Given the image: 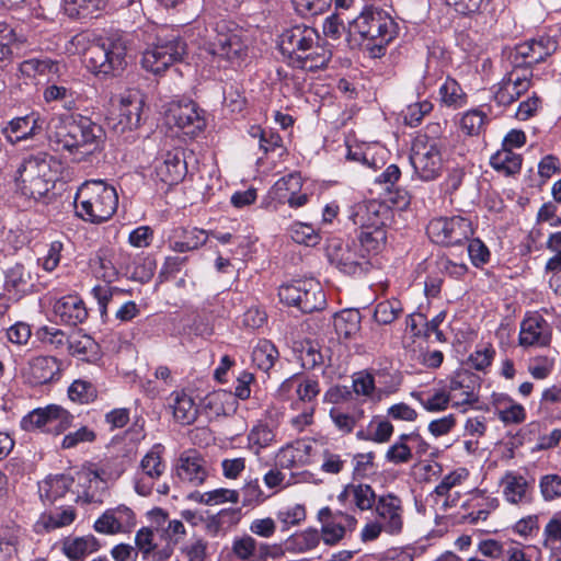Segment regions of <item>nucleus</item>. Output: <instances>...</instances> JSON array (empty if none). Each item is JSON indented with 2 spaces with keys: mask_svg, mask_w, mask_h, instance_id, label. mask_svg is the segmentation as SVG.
I'll use <instances>...</instances> for the list:
<instances>
[{
  "mask_svg": "<svg viewBox=\"0 0 561 561\" xmlns=\"http://www.w3.org/2000/svg\"><path fill=\"white\" fill-rule=\"evenodd\" d=\"M187 45L178 31L146 23L134 33L113 32L85 51L89 69L96 75H121L129 54L141 50L144 69L154 75L164 72L186 54Z\"/></svg>",
  "mask_w": 561,
  "mask_h": 561,
  "instance_id": "1",
  "label": "nucleus"
},
{
  "mask_svg": "<svg viewBox=\"0 0 561 561\" xmlns=\"http://www.w3.org/2000/svg\"><path fill=\"white\" fill-rule=\"evenodd\" d=\"M47 135L57 150H67L72 154L92 153L101 147L105 137L101 125L81 114H61L53 118Z\"/></svg>",
  "mask_w": 561,
  "mask_h": 561,
  "instance_id": "2",
  "label": "nucleus"
},
{
  "mask_svg": "<svg viewBox=\"0 0 561 561\" xmlns=\"http://www.w3.org/2000/svg\"><path fill=\"white\" fill-rule=\"evenodd\" d=\"M319 42L314 27L296 24L283 31L278 46L290 67L316 70L327 67L332 56Z\"/></svg>",
  "mask_w": 561,
  "mask_h": 561,
  "instance_id": "3",
  "label": "nucleus"
},
{
  "mask_svg": "<svg viewBox=\"0 0 561 561\" xmlns=\"http://www.w3.org/2000/svg\"><path fill=\"white\" fill-rule=\"evenodd\" d=\"M351 32L366 41V49L374 58L386 54L387 46L398 35V24L383 10L365 7L351 23Z\"/></svg>",
  "mask_w": 561,
  "mask_h": 561,
  "instance_id": "4",
  "label": "nucleus"
},
{
  "mask_svg": "<svg viewBox=\"0 0 561 561\" xmlns=\"http://www.w3.org/2000/svg\"><path fill=\"white\" fill-rule=\"evenodd\" d=\"M117 206L118 195L115 187L101 180L83 183L75 197L77 216L91 224L107 221Z\"/></svg>",
  "mask_w": 561,
  "mask_h": 561,
  "instance_id": "5",
  "label": "nucleus"
},
{
  "mask_svg": "<svg viewBox=\"0 0 561 561\" xmlns=\"http://www.w3.org/2000/svg\"><path fill=\"white\" fill-rule=\"evenodd\" d=\"M205 50L219 66H240L248 56V45L237 24L220 20L215 23L214 34L205 43Z\"/></svg>",
  "mask_w": 561,
  "mask_h": 561,
  "instance_id": "6",
  "label": "nucleus"
},
{
  "mask_svg": "<svg viewBox=\"0 0 561 561\" xmlns=\"http://www.w3.org/2000/svg\"><path fill=\"white\" fill-rule=\"evenodd\" d=\"M21 193L35 201L47 197L55 179L47 157H31L19 168Z\"/></svg>",
  "mask_w": 561,
  "mask_h": 561,
  "instance_id": "7",
  "label": "nucleus"
},
{
  "mask_svg": "<svg viewBox=\"0 0 561 561\" xmlns=\"http://www.w3.org/2000/svg\"><path fill=\"white\" fill-rule=\"evenodd\" d=\"M325 255L329 262L345 275L362 276L373 268L370 259L360 251L355 240L350 243L337 238L329 239Z\"/></svg>",
  "mask_w": 561,
  "mask_h": 561,
  "instance_id": "8",
  "label": "nucleus"
},
{
  "mask_svg": "<svg viewBox=\"0 0 561 561\" xmlns=\"http://www.w3.org/2000/svg\"><path fill=\"white\" fill-rule=\"evenodd\" d=\"M75 416L58 404L36 408L24 415L20 426L25 432L42 431L59 435L71 427Z\"/></svg>",
  "mask_w": 561,
  "mask_h": 561,
  "instance_id": "9",
  "label": "nucleus"
},
{
  "mask_svg": "<svg viewBox=\"0 0 561 561\" xmlns=\"http://www.w3.org/2000/svg\"><path fill=\"white\" fill-rule=\"evenodd\" d=\"M426 230L433 242L445 247L462 244L473 234L471 221L461 216L434 218Z\"/></svg>",
  "mask_w": 561,
  "mask_h": 561,
  "instance_id": "10",
  "label": "nucleus"
},
{
  "mask_svg": "<svg viewBox=\"0 0 561 561\" xmlns=\"http://www.w3.org/2000/svg\"><path fill=\"white\" fill-rule=\"evenodd\" d=\"M558 49V42L549 35H541L517 44L510 54L512 64L527 67L545 61Z\"/></svg>",
  "mask_w": 561,
  "mask_h": 561,
  "instance_id": "11",
  "label": "nucleus"
},
{
  "mask_svg": "<svg viewBox=\"0 0 561 561\" xmlns=\"http://www.w3.org/2000/svg\"><path fill=\"white\" fill-rule=\"evenodd\" d=\"M552 340V327L537 311L528 312L520 322L519 345L524 347H547Z\"/></svg>",
  "mask_w": 561,
  "mask_h": 561,
  "instance_id": "12",
  "label": "nucleus"
},
{
  "mask_svg": "<svg viewBox=\"0 0 561 561\" xmlns=\"http://www.w3.org/2000/svg\"><path fill=\"white\" fill-rule=\"evenodd\" d=\"M410 161L420 180L425 182L435 180L440 175L443 167L439 144L432 140L424 145L422 150L413 149Z\"/></svg>",
  "mask_w": 561,
  "mask_h": 561,
  "instance_id": "13",
  "label": "nucleus"
},
{
  "mask_svg": "<svg viewBox=\"0 0 561 561\" xmlns=\"http://www.w3.org/2000/svg\"><path fill=\"white\" fill-rule=\"evenodd\" d=\"M169 118L174 125L190 138L198 136L206 126L197 104L193 101L179 102L170 108Z\"/></svg>",
  "mask_w": 561,
  "mask_h": 561,
  "instance_id": "14",
  "label": "nucleus"
},
{
  "mask_svg": "<svg viewBox=\"0 0 561 561\" xmlns=\"http://www.w3.org/2000/svg\"><path fill=\"white\" fill-rule=\"evenodd\" d=\"M390 215L391 210L385 204L368 201L355 205L351 210L350 219L360 230L383 229Z\"/></svg>",
  "mask_w": 561,
  "mask_h": 561,
  "instance_id": "15",
  "label": "nucleus"
},
{
  "mask_svg": "<svg viewBox=\"0 0 561 561\" xmlns=\"http://www.w3.org/2000/svg\"><path fill=\"white\" fill-rule=\"evenodd\" d=\"M46 127V119L38 112H31L30 114L11 119L5 127L2 128V134L12 145L22 140L33 139L44 131Z\"/></svg>",
  "mask_w": 561,
  "mask_h": 561,
  "instance_id": "16",
  "label": "nucleus"
},
{
  "mask_svg": "<svg viewBox=\"0 0 561 561\" xmlns=\"http://www.w3.org/2000/svg\"><path fill=\"white\" fill-rule=\"evenodd\" d=\"M187 173L185 151L176 147L168 150L161 162L156 165L157 178L167 185H176L182 182Z\"/></svg>",
  "mask_w": 561,
  "mask_h": 561,
  "instance_id": "17",
  "label": "nucleus"
},
{
  "mask_svg": "<svg viewBox=\"0 0 561 561\" xmlns=\"http://www.w3.org/2000/svg\"><path fill=\"white\" fill-rule=\"evenodd\" d=\"M481 378L468 369H461L450 379L449 390L457 399L456 405L473 404L479 401Z\"/></svg>",
  "mask_w": 561,
  "mask_h": 561,
  "instance_id": "18",
  "label": "nucleus"
},
{
  "mask_svg": "<svg viewBox=\"0 0 561 561\" xmlns=\"http://www.w3.org/2000/svg\"><path fill=\"white\" fill-rule=\"evenodd\" d=\"M504 499L511 504H530L534 501V484L524 476L506 472L501 480Z\"/></svg>",
  "mask_w": 561,
  "mask_h": 561,
  "instance_id": "19",
  "label": "nucleus"
},
{
  "mask_svg": "<svg viewBox=\"0 0 561 561\" xmlns=\"http://www.w3.org/2000/svg\"><path fill=\"white\" fill-rule=\"evenodd\" d=\"M59 371L60 365L56 357L37 356L28 362L24 376L27 383L37 387L53 381Z\"/></svg>",
  "mask_w": 561,
  "mask_h": 561,
  "instance_id": "20",
  "label": "nucleus"
},
{
  "mask_svg": "<svg viewBox=\"0 0 561 561\" xmlns=\"http://www.w3.org/2000/svg\"><path fill=\"white\" fill-rule=\"evenodd\" d=\"M3 288L15 298H21L31 293L33 288L32 273L22 263L15 262L3 270Z\"/></svg>",
  "mask_w": 561,
  "mask_h": 561,
  "instance_id": "21",
  "label": "nucleus"
},
{
  "mask_svg": "<svg viewBox=\"0 0 561 561\" xmlns=\"http://www.w3.org/2000/svg\"><path fill=\"white\" fill-rule=\"evenodd\" d=\"M176 476L183 482L192 485H201L208 477L206 460L196 451L193 454H182L176 467Z\"/></svg>",
  "mask_w": 561,
  "mask_h": 561,
  "instance_id": "22",
  "label": "nucleus"
},
{
  "mask_svg": "<svg viewBox=\"0 0 561 561\" xmlns=\"http://www.w3.org/2000/svg\"><path fill=\"white\" fill-rule=\"evenodd\" d=\"M232 554L240 561H267L271 545L259 542L251 535L234 537L231 546Z\"/></svg>",
  "mask_w": 561,
  "mask_h": 561,
  "instance_id": "23",
  "label": "nucleus"
},
{
  "mask_svg": "<svg viewBox=\"0 0 561 561\" xmlns=\"http://www.w3.org/2000/svg\"><path fill=\"white\" fill-rule=\"evenodd\" d=\"M375 510L377 515L385 520V528L389 534H398L402 529L401 500L392 494H386L378 497Z\"/></svg>",
  "mask_w": 561,
  "mask_h": 561,
  "instance_id": "24",
  "label": "nucleus"
},
{
  "mask_svg": "<svg viewBox=\"0 0 561 561\" xmlns=\"http://www.w3.org/2000/svg\"><path fill=\"white\" fill-rule=\"evenodd\" d=\"M55 316L67 325H78L88 318V309L83 300L75 295L64 296L54 305Z\"/></svg>",
  "mask_w": 561,
  "mask_h": 561,
  "instance_id": "25",
  "label": "nucleus"
},
{
  "mask_svg": "<svg viewBox=\"0 0 561 561\" xmlns=\"http://www.w3.org/2000/svg\"><path fill=\"white\" fill-rule=\"evenodd\" d=\"M142 101L140 99L130 96L121 100L119 112L117 122L114 123L113 128L118 133L125 130H133L140 126L141 122Z\"/></svg>",
  "mask_w": 561,
  "mask_h": 561,
  "instance_id": "26",
  "label": "nucleus"
},
{
  "mask_svg": "<svg viewBox=\"0 0 561 561\" xmlns=\"http://www.w3.org/2000/svg\"><path fill=\"white\" fill-rule=\"evenodd\" d=\"M512 71L507 72L494 91V101L499 105L507 106L518 99L517 82L522 79V70L526 67L513 64Z\"/></svg>",
  "mask_w": 561,
  "mask_h": 561,
  "instance_id": "27",
  "label": "nucleus"
},
{
  "mask_svg": "<svg viewBox=\"0 0 561 561\" xmlns=\"http://www.w3.org/2000/svg\"><path fill=\"white\" fill-rule=\"evenodd\" d=\"M318 520L321 523V538L328 546L339 543L346 534V526L334 520L333 511L325 506L318 512Z\"/></svg>",
  "mask_w": 561,
  "mask_h": 561,
  "instance_id": "28",
  "label": "nucleus"
},
{
  "mask_svg": "<svg viewBox=\"0 0 561 561\" xmlns=\"http://www.w3.org/2000/svg\"><path fill=\"white\" fill-rule=\"evenodd\" d=\"M362 314L358 309H345L334 316V330L339 339H354L360 331Z\"/></svg>",
  "mask_w": 561,
  "mask_h": 561,
  "instance_id": "29",
  "label": "nucleus"
},
{
  "mask_svg": "<svg viewBox=\"0 0 561 561\" xmlns=\"http://www.w3.org/2000/svg\"><path fill=\"white\" fill-rule=\"evenodd\" d=\"M305 285L298 309L304 313L322 310L327 305V300L320 284L313 279H307Z\"/></svg>",
  "mask_w": 561,
  "mask_h": 561,
  "instance_id": "30",
  "label": "nucleus"
},
{
  "mask_svg": "<svg viewBox=\"0 0 561 561\" xmlns=\"http://www.w3.org/2000/svg\"><path fill=\"white\" fill-rule=\"evenodd\" d=\"M320 540V531L317 528L309 527L289 536L284 542V549L293 553H305L317 548Z\"/></svg>",
  "mask_w": 561,
  "mask_h": 561,
  "instance_id": "31",
  "label": "nucleus"
},
{
  "mask_svg": "<svg viewBox=\"0 0 561 561\" xmlns=\"http://www.w3.org/2000/svg\"><path fill=\"white\" fill-rule=\"evenodd\" d=\"M75 479L67 474H57L48 477L39 484V495L42 501L54 503L64 497L73 484Z\"/></svg>",
  "mask_w": 561,
  "mask_h": 561,
  "instance_id": "32",
  "label": "nucleus"
},
{
  "mask_svg": "<svg viewBox=\"0 0 561 561\" xmlns=\"http://www.w3.org/2000/svg\"><path fill=\"white\" fill-rule=\"evenodd\" d=\"M99 549V540L92 535L67 539L62 545V551L70 561H83L88 554Z\"/></svg>",
  "mask_w": 561,
  "mask_h": 561,
  "instance_id": "33",
  "label": "nucleus"
},
{
  "mask_svg": "<svg viewBox=\"0 0 561 561\" xmlns=\"http://www.w3.org/2000/svg\"><path fill=\"white\" fill-rule=\"evenodd\" d=\"M68 351L70 355L88 363H93L100 358L99 344L85 334L70 336L68 340Z\"/></svg>",
  "mask_w": 561,
  "mask_h": 561,
  "instance_id": "34",
  "label": "nucleus"
},
{
  "mask_svg": "<svg viewBox=\"0 0 561 561\" xmlns=\"http://www.w3.org/2000/svg\"><path fill=\"white\" fill-rule=\"evenodd\" d=\"M25 41V36L16 33L11 25L0 23V72L4 71L12 61V46L16 43L23 44Z\"/></svg>",
  "mask_w": 561,
  "mask_h": 561,
  "instance_id": "35",
  "label": "nucleus"
},
{
  "mask_svg": "<svg viewBox=\"0 0 561 561\" xmlns=\"http://www.w3.org/2000/svg\"><path fill=\"white\" fill-rule=\"evenodd\" d=\"M171 396L173 398L171 408L174 419L182 425L193 424L198 414L194 400L185 392H173Z\"/></svg>",
  "mask_w": 561,
  "mask_h": 561,
  "instance_id": "36",
  "label": "nucleus"
},
{
  "mask_svg": "<svg viewBox=\"0 0 561 561\" xmlns=\"http://www.w3.org/2000/svg\"><path fill=\"white\" fill-rule=\"evenodd\" d=\"M523 158L510 148L497 150L490 158L491 167L506 176L515 175L520 171Z\"/></svg>",
  "mask_w": 561,
  "mask_h": 561,
  "instance_id": "37",
  "label": "nucleus"
},
{
  "mask_svg": "<svg viewBox=\"0 0 561 561\" xmlns=\"http://www.w3.org/2000/svg\"><path fill=\"white\" fill-rule=\"evenodd\" d=\"M387 231L383 229L360 230L357 236V245L370 259L378 254L386 245Z\"/></svg>",
  "mask_w": 561,
  "mask_h": 561,
  "instance_id": "38",
  "label": "nucleus"
},
{
  "mask_svg": "<svg viewBox=\"0 0 561 561\" xmlns=\"http://www.w3.org/2000/svg\"><path fill=\"white\" fill-rule=\"evenodd\" d=\"M164 446L154 444L151 449L142 457L140 461V469L142 473L151 479H159L165 471V462L162 460Z\"/></svg>",
  "mask_w": 561,
  "mask_h": 561,
  "instance_id": "39",
  "label": "nucleus"
},
{
  "mask_svg": "<svg viewBox=\"0 0 561 561\" xmlns=\"http://www.w3.org/2000/svg\"><path fill=\"white\" fill-rule=\"evenodd\" d=\"M208 233L203 229H184L182 240H174L169 243V248L176 253H185L197 250L207 241Z\"/></svg>",
  "mask_w": 561,
  "mask_h": 561,
  "instance_id": "40",
  "label": "nucleus"
},
{
  "mask_svg": "<svg viewBox=\"0 0 561 561\" xmlns=\"http://www.w3.org/2000/svg\"><path fill=\"white\" fill-rule=\"evenodd\" d=\"M279 353L268 340H260L252 351V363L261 370L267 373L277 360Z\"/></svg>",
  "mask_w": 561,
  "mask_h": 561,
  "instance_id": "41",
  "label": "nucleus"
},
{
  "mask_svg": "<svg viewBox=\"0 0 561 561\" xmlns=\"http://www.w3.org/2000/svg\"><path fill=\"white\" fill-rule=\"evenodd\" d=\"M64 10L71 19L92 18L100 10H104V0H64Z\"/></svg>",
  "mask_w": 561,
  "mask_h": 561,
  "instance_id": "42",
  "label": "nucleus"
},
{
  "mask_svg": "<svg viewBox=\"0 0 561 561\" xmlns=\"http://www.w3.org/2000/svg\"><path fill=\"white\" fill-rule=\"evenodd\" d=\"M19 70L26 78H35L36 76L57 72L58 62L49 58H30L20 64Z\"/></svg>",
  "mask_w": 561,
  "mask_h": 561,
  "instance_id": "43",
  "label": "nucleus"
},
{
  "mask_svg": "<svg viewBox=\"0 0 561 561\" xmlns=\"http://www.w3.org/2000/svg\"><path fill=\"white\" fill-rule=\"evenodd\" d=\"M43 98L46 103L61 102L67 111L76 108L75 92L66 85L48 84L43 91Z\"/></svg>",
  "mask_w": 561,
  "mask_h": 561,
  "instance_id": "44",
  "label": "nucleus"
},
{
  "mask_svg": "<svg viewBox=\"0 0 561 561\" xmlns=\"http://www.w3.org/2000/svg\"><path fill=\"white\" fill-rule=\"evenodd\" d=\"M156 268V260L152 256L147 255L135 261L131 268L127 267L126 274L129 279L140 284H146L153 277Z\"/></svg>",
  "mask_w": 561,
  "mask_h": 561,
  "instance_id": "45",
  "label": "nucleus"
},
{
  "mask_svg": "<svg viewBox=\"0 0 561 561\" xmlns=\"http://www.w3.org/2000/svg\"><path fill=\"white\" fill-rule=\"evenodd\" d=\"M131 291L129 289H123L115 286H101L98 285L93 287L92 295L96 299L99 305V310L102 320L105 322L107 320V307L110 302L114 299L115 296L130 295Z\"/></svg>",
  "mask_w": 561,
  "mask_h": 561,
  "instance_id": "46",
  "label": "nucleus"
},
{
  "mask_svg": "<svg viewBox=\"0 0 561 561\" xmlns=\"http://www.w3.org/2000/svg\"><path fill=\"white\" fill-rule=\"evenodd\" d=\"M439 95L442 102L447 106L459 107L466 101V94L459 83L453 78H447L440 85Z\"/></svg>",
  "mask_w": 561,
  "mask_h": 561,
  "instance_id": "47",
  "label": "nucleus"
},
{
  "mask_svg": "<svg viewBox=\"0 0 561 561\" xmlns=\"http://www.w3.org/2000/svg\"><path fill=\"white\" fill-rule=\"evenodd\" d=\"M542 545L561 552V511L554 513L545 526Z\"/></svg>",
  "mask_w": 561,
  "mask_h": 561,
  "instance_id": "48",
  "label": "nucleus"
},
{
  "mask_svg": "<svg viewBox=\"0 0 561 561\" xmlns=\"http://www.w3.org/2000/svg\"><path fill=\"white\" fill-rule=\"evenodd\" d=\"M402 312L401 302L398 299L383 300L376 305L374 319L379 324L392 323Z\"/></svg>",
  "mask_w": 561,
  "mask_h": 561,
  "instance_id": "49",
  "label": "nucleus"
},
{
  "mask_svg": "<svg viewBox=\"0 0 561 561\" xmlns=\"http://www.w3.org/2000/svg\"><path fill=\"white\" fill-rule=\"evenodd\" d=\"M489 118L480 110H471L463 114L460 121V127L469 136H477L484 130Z\"/></svg>",
  "mask_w": 561,
  "mask_h": 561,
  "instance_id": "50",
  "label": "nucleus"
},
{
  "mask_svg": "<svg viewBox=\"0 0 561 561\" xmlns=\"http://www.w3.org/2000/svg\"><path fill=\"white\" fill-rule=\"evenodd\" d=\"M69 398L80 403H90L98 398L96 387L87 380H75L68 389Z\"/></svg>",
  "mask_w": 561,
  "mask_h": 561,
  "instance_id": "51",
  "label": "nucleus"
},
{
  "mask_svg": "<svg viewBox=\"0 0 561 561\" xmlns=\"http://www.w3.org/2000/svg\"><path fill=\"white\" fill-rule=\"evenodd\" d=\"M240 520L239 508H224L215 515L207 518V529L217 534L225 526L234 525Z\"/></svg>",
  "mask_w": 561,
  "mask_h": 561,
  "instance_id": "52",
  "label": "nucleus"
},
{
  "mask_svg": "<svg viewBox=\"0 0 561 561\" xmlns=\"http://www.w3.org/2000/svg\"><path fill=\"white\" fill-rule=\"evenodd\" d=\"M351 490H353L354 505L358 510L367 511L375 506L378 499L374 489L369 484H351Z\"/></svg>",
  "mask_w": 561,
  "mask_h": 561,
  "instance_id": "53",
  "label": "nucleus"
},
{
  "mask_svg": "<svg viewBox=\"0 0 561 561\" xmlns=\"http://www.w3.org/2000/svg\"><path fill=\"white\" fill-rule=\"evenodd\" d=\"M539 490L546 502L561 497V476L557 473L543 474L539 479Z\"/></svg>",
  "mask_w": 561,
  "mask_h": 561,
  "instance_id": "54",
  "label": "nucleus"
},
{
  "mask_svg": "<svg viewBox=\"0 0 561 561\" xmlns=\"http://www.w3.org/2000/svg\"><path fill=\"white\" fill-rule=\"evenodd\" d=\"M290 238L300 244L313 247L318 244L320 237L316 230L307 224L296 222L289 228Z\"/></svg>",
  "mask_w": 561,
  "mask_h": 561,
  "instance_id": "55",
  "label": "nucleus"
},
{
  "mask_svg": "<svg viewBox=\"0 0 561 561\" xmlns=\"http://www.w3.org/2000/svg\"><path fill=\"white\" fill-rule=\"evenodd\" d=\"M76 518V511L73 508H66L58 513L43 514L41 523L46 530H54L67 525H70Z\"/></svg>",
  "mask_w": 561,
  "mask_h": 561,
  "instance_id": "56",
  "label": "nucleus"
},
{
  "mask_svg": "<svg viewBox=\"0 0 561 561\" xmlns=\"http://www.w3.org/2000/svg\"><path fill=\"white\" fill-rule=\"evenodd\" d=\"M301 365L306 369H313L323 364V355L317 343L306 341L301 344L300 356Z\"/></svg>",
  "mask_w": 561,
  "mask_h": 561,
  "instance_id": "57",
  "label": "nucleus"
},
{
  "mask_svg": "<svg viewBox=\"0 0 561 561\" xmlns=\"http://www.w3.org/2000/svg\"><path fill=\"white\" fill-rule=\"evenodd\" d=\"M297 13L304 18L324 13L332 0H293Z\"/></svg>",
  "mask_w": 561,
  "mask_h": 561,
  "instance_id": "58",
  "label": "nucleus"
},
{
  "mask_svg": "<svg viewBox=\"0 0 561 561\" xmlns=\"http://www.w3.org/2000/svg\"><path fill=\"white\" fill-rule=\"evenodd\" d=\"M277 519L283 524L282 530H288L306 519V510L304 505L296 504L277 513Z\"/></svg>",
  "mask_w": 561,
  "mask_h": 561,
  "instance_id": "59",
  "label": "nucleus"
},
{
  "mask_svg": "<svg viewBox=\"0 0 561 561\" xmlns=\"http://www.w3.org/2000/svg\"><path fill=\"white\" fill-rule=\"evenodd\" d=\"M188 262V256L170 255L164 259V262L160 268L158 278L160 283L169 280L174 277L175 274L180 273L184 265Z\"/></svg>",
  "mask_w": 561,
  "mask_h": 561,
  "instance_id": "60",
  "label": "nucleus"
},
{
  "mask_svg": "<svg viewBox=\"0 0 561 561\" xmlns=\"http://www.w3.org/2000/svg\"><path fill=\"white\" fill-rule=\"evenodd\" d=\"M448 7H451L458 14L471 16L480 13L485 8L489 0H445Z\"/></svg>",
  "mask_w": 561,
  "mask_h": 561,
  "instance_id": "61",
  "label": "nucleus"
},
{
  "mask_svg": "<svg viewBox=\"0 0 561 561\" xmlns=\"http://www.w3.org/2000/svg\"><path fill=\"white\" fill-rule=\"evenodd\" d=\"M96 438V434L88 426H81L76 432H71L62 438L61 447L70 449L78 446L80 443H92Z\"/></svg>",
  "mask_w": 561,
  "mask_h": 561,
  "instance_id": "62",
  "label": "nucleus"
},
{
  "mask_svg": "<svg viewBox=\"0 0 561 561\" xmlns=\"http://www.w3.org/2000/svg\"><path fill=\"white\" fill-rule=\"evenodd\" d=\"M37 339L43 342L59 348L66 343L68 344L69 337L65 332L54 327H42L36 331Z\"/></svg>",
  "mask_w": 561,
  "mask_h": 561,
  "instance_id": "63",
  "label": "nucleus"
},
{
  "mask_svg": "<svg viewBox=\"0 0 561 561\" xmlns=\"http://www.w3.org/2000/svg\"><path fill=\"white\" fill-rule=\"evenodd\" d=\"M304 286H306L305 280H296L293 284L282 285L278 289V297L280 301L288 306H295L298 308Z\"/></svg>",
  "mask_w": 561,
  "mask_h": 561,
  "instance_id": "64",
  "label": "nucleus"
}]
</instances>
